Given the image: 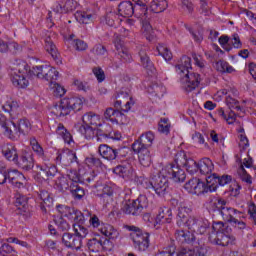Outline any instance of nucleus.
<instances>
[{
  "label": "nucleus",
  "mask_w": 256,
  "mask_h": 256,
  "mask_svg": "<svg viewBox=\"0 0 256 256\" xmlns=\"http://www.w3.org/2000/svg\"><path fill=\"white\" fill-rule=\"evenodd\" d=\"M104 237H107L108 239H112V241H115L116 239H119V230H117L115 227L111 226V224H103L100 230H98Z\"/></svg>",
  "instance_id": "nucleus-40"
},
{
  "label": "nucleus",
  "mask_w": 256,
  "mask_h": 256,
  "mask_svg": "<svg viewBox=\"0 0 256 256\" xmlns=\"http://www.w3.org/2000/svg\"><path fill=\"white\" fill-rule=\"evenodd\" d=\"M30 145L32 147V150L34 151V153L37 155L38 159L42 163V164H36V167L37 169H40L46 177V178L43 177L41 175V172H38L36 175H34L35 181H37L38 183H43L44 181H47V179H53V177L57 175L58 170H57V166L51 163V157L45 154V150L43 149V146L39 144V141H37V138L31 137Z\"/></svg>",
  "instance_id": "nucleus-1"
},
{
  "label": "nucleus",
  "mask_w": 256,
  "mask_h": 256,
  "mask_svg": "<svg viewBox=\"0 0 256 256\" xmlns=\"http://www.w3.org/2000/svg\"><path fill=\"white\" fill-rule=\"evenodd\" d=\"M147 92L149 93V95H151V97L161 99L167 92V89L161 83H153L148 86Z\"/></svg>",
  "instance_id": "nucleus-37"
},
{
  "label": "nucleus",
  "mask_w": 256,
  "mask_h": 256,
  "mask_svg": "<svg viewBox=\"0 0 256 256\" xmlns=\"http://www.w3.org/2000/svg\"><path fill=\"white\" fill-rule=\"evenodd\" d=\"M185 191L191 195H203L204 193H211L209 184L199 180V178H192L184 185Z\"/></svg>",
  "instance_id": "nucleus-12"
},
{
  "label": "nucleus",
  "mask_w": 256,
  "mask_h": 256,
  "mask_svg": "<svg viewBox=\"0 0 256 256\" xmlns=\"http://www.w3.org/2000/svg\"><path fill=\"white\" fill-rule=\"evenodd\" d=\"M155 141V134L152 131H148L143 133L138 140H136L132 144V149L139 150V148L142 149H149L153 145V142Z\"/></svg>",
  "instance_id": "nucleus-20"
},
{
  "label": "nucleus",
  "mask_w": 256,
  "mask_h": 256,
  "mask_svg": "<svg viewBox=\"0 0 256 256\" xmlns=\"http://www.w3.org/2000/svg\"><path fill=\"white\" fill-rule=\"evenodd\" d=\"M137 49H138V57L140 59V65H142V67L146 69L148 74L155 73V66L151 61V58H149V53H148L149 47L145 45H139L137 46Z\"/></svg>",
  "instance_id": "nucleus-17"
},
{
  "label": "nucleus",
  "mask_w": 256,
  "mask_h": 256,
  "mask_svg": "<svg viewBox=\"0 0 256 256\" xmlns=\"http://www.w3.org/2000/svg\"><path fill=\"white\" fill-rule=\"evenodd\" d=\"M31 73L34 74L38 79H44L49 83H53V81H57V79H59V72L56 71L54 67L47 64L34 66Z\"/></svg>",
  "instance_id": "nucleus-9"
},
{
  "label": "nucleus",
  "mask_w": 256,
  "mask_h": 256,
  "mask_svg": "<svg viewBox=\"0 0 256 256\" xmlns=\"http://www.w3.org/2000/svg\"><path fill=\"white\" fill-rule=\"evenodd\" d=\"M11 81L14 87H19L20 89H25L29 86V80L25 78V74L20 70H14L11 73Z\"/></svg>",
  "instance_id": "nucleus-32"
},
{
  "label": "nucleus",
  "mask_w": 256,
  "mask_h": 256,
  "mask_svg": "<svg viewBox=\"0 0 256 256\" xmlns=\"http://www.w3.org/2000/svg\"><path fill=\"white\" fill-rule=\"evenodd\" d=\"M54 161L56 165L69 167L72 163H77V153L70 149L58 150Z\"/></svg>",
  "instance_id": "nucleus-15"
},
{
  "label": "nucleus",
  "mask_w": 256,
  "mask_h": 256,
  "mask_svg": "<svg viewBox=\"0 0 256 256\" xmlns=\"http://www.w3.org/2000/svg\"><path fill=\"white\" fill-rule=\"evenodd\" d=\"M181 167L179 164H169L161 169V175H166L174 183H183L187 179V174Z\"/></svg>",
  "instance_id": "nucleus-10"
},
{
  "label": "nucleus",
  "mask_w": 256,
  "mask_h": 256,
  "mask_svg": "<svg viewBox=\"0 0 256 256\" xmlns=\"http://www.w3.org/2000/svg\"><path fill=\"white\" fill-rule=\"evenodd\" d=\"M225 205H227V201L223 199H215L210 202V211H218V213H221V209H223Z\"/></svg>",
  "instance_id": "nucleus-56"
},
{
  "label": "nucleus",
  "mask_w": 256,
  "mask_h": 256,
  "mask_svg": "<svg viewBox=\"0 0 256 256\" xmlns=\"http://www.w3.org/2000/svg\"><path fill=\"white\" fill-rule=\"evenodd\" d=\"M4 134L9 139H17L19 135H21V132H19V128L13 121H8L7 126L4 128Z\"/></svg>",
  "instance_id": "nucleus-42"
},
{
  "label": "nucleus",
  "mask_w": 256,
  "mask_h": 256,
  "mask_svg": "<svg viewBox=\"0 0 256 256\" xmlns=\"http://www.w3.org/2000/svg\"><path fill=\"white\" fill-rule=\"evenodd\" d=\"M171 221H173V211L171 208H160L155 220L156 225H165V223H171Z\"/></svg>",
  "instance_id": "nucleus-28"
},
{
  "label": "nucleus",
  "mask_w": 256,
  "mask_h": 256,
  "mask_svg": "<svg viewBox=\"0 0 256 256\" xmlns=\"http://www.w3.org/2000/svg\"><path fill=\"white\" fill-rule=\"evenodd\" d=\"M231 42V38H229V36L227 35H222L219 38V44L221 45V47H223L225 49V51H231L233 49V46L230 45Z\"/></svg>",
  "instance_id": "nucleus-64"
},
{
  "label": "nucleus",
  "mask_w": 256,
  "mask_h": 256,
  "mask_svg": "<svg viewBox=\"0 0 256 256\" xmlns=\"http://www.w3.org/2000/svg\"><path fill=\"white\" fill-rule=\"evenodd\" d=\"M174 161L176 165L186 167V171H188V173H190L191 175L199 171V162L197 163L195 160L187 158V154L185 153V151L178 152L175 155Z\"/></svg>",
  "instance_id": "nucleus-14"
},
{
  "label": "nucleus",
  "mask_w": 256,
  "mask_h": 256,
  "mask_svg": "<svg viewBox=\"0 0 256 256\" xmlns=\"http://www.w3.org/2000/svg\"><path fill=\"white\" fill-rule=\"evenodd\" d=\"M89 224H90V227H92V229H97V231H99L100 228L103 227L104 223L102 221H100V219L97 215L90 214Z\"/></svg>",
  "instance_id": "nucleus-62"
},
{
  "label": "nucleus",
  "mask_w": 256,
  "mask_h": 256,
  "mask_svg": "<svg viewBox=\"0 0 256 256\" xmlns=\"http://www.w3.org/2000/svg\"><path fill=\"white\" fill-rule=\"evenodd\" d=\"M40 209L42 213H47V208L53 205V198L47 190H41L39 193Z\"/></svg>",
  "instance_id": "nucleus-41"
},
{
  "label": "nucleus",
  "mask_w": 256,
  "mask_h": 256,
  "mask_svg": "<svg viewBox=\"0 0 256 256\" xmlns=\"http://www.w3.org/2000/svg\"><path fill=\"white\" fill-rule=\"evenodd\" d=\"M95 187H96L98 193H100V191L102 192V193L98 194L100 197H111V195H113V188L108 184H101V183L97 182Z\"/></svg>",
  "instance_id": "nucleus-48"
},
{
  "label": "nucleus",
  "mask_w": 256,
  "mask_h": 256,
  "mask_svg": "<svg viewBox=\"0 0 256 256\" xmlns=\"http://www.w3.org/2000/svg\"><path fill=\"white\" fill-rule=\"evenodd\" d=\"M189 213H191V209L187 206H180L178 208V214L176 217V225H178V227L189 226Z\"/></svg>",
  "instance_id": "nucleus-30"
},
{
  "label": "nucleus",
  "mask_w": 256,
  "mask_h": 256,
  "mask_svg": "<svg viewBox=\"0 0 256 256\" xmlns=\"http://www.w3.org/2000/svg\"><path fill=\"white\" fill-rule=\"evenodd\" d=\"M21 51V45L15 41H5L0 38V53H12V55H17Z\"/></svg>",
  "instance_id": "nucleus-31"
},
{
  "label": "nucleus",
  "mask_w": 256,
  "mask_h": 256,
  "mask_svg": "<svg viewBox=\"0 0 256 256\" xmlns=\"http://www.w3.org/2000/svg\"><path fill=\"white\" fill-rule=\"evenodd\" d=\"M175 237L177 241L180 243H187L188 245H192V247H195V249H199V247H204L205 243L201 241H196L195 240V235L192 234L191 230L190 231H185V230H178L175 233Z\"/></svg>",
  "instance_id": "nucleus-16"
},
{
  "label": "nucleus",
  "mask_w": 256,
  "mask_h": 256,
  "mask_svg": "<svg viewBox=\"0 0 256 256\" xmlns=\"http://www.w3.org/2000/svg\"><path fill=\"white\" fill-rule=\"evenodd\" d=\"M73 231H74V235H76V237L78 239H80V242L83 243V239H85V237H87V235H89V229H87V227H85V225L80 224V223H74L73 224Z\"/></svg>",
  "instance_id": "nucleus-47"
},
{
  "label": "nucleus",
  "mask_w": 256,
  "mask_h": 256,
  "mask_svg": "<svg viewBox=\"0 0 256 256\" xmlns=\"http://www.w3.org/2000/svg\"><path fill=\"white\" fill-rule=\"evenodd\" d=\"M214 169L215 165L209 158H202L198 162V171L201 173V175H210V173H213Z\"/></svg>",
  "instance_id": "nucleus-39"
},
{
  "label": "nucleus",
  "mask_w": 256,
  "mask_h": 256,
  "mask_svg": "<svg viewBox=\"0 0 256 256\" xmlns=\"http://www.w3.org/2000/svg\"><path fill=\"white\" fill-rule=\"evenodd\" d=\"M44 47L47 53L51 55V57L56 61L57 65L61 63V60L59 59V51L57 50V46L53 43V39H51V36H47L44 39Z\"/></svg>",
  "instance_id": "nucleus-35"
},
{
  "label": "nucleus",
  "mask_w": 256,
  "mask_h": 256,
  "mask_svg": "<svg viewBox=\"0 0 256 256\" xmlns=\"http://www.w3.org/2000/svg\"><path fill=\"white\" fill-rule=\"evenodd\" d=\"M55 133L58 135V137H61L63 139L64 143H67V145H71L73 143V136H71V133L67 131V128L61 123H55Z\"/></svg>",
  "instance_id": "nucleus-36"
},
{
  "label": "nucleus",
  "mask_w": 256,
  "mask_h": 256,
  "mask_svg": "<svg viewBox=\"0 0 256 256\" xmlns=\"http://www.w3.org/2000/svg\"><path fill=\"white\" fill-rule=\"evenodd\" d=\"M55 224L57 225L59 231H69L71 225L63 217H58L54 219Z\"/></svg>",
  "instance_id": "nucleus-59"
},
{
  "label": "nucleus",
  "mask_w": 256,
  "mask_h": 256,
  "mask_svg": "<svg viewBox=\"0 0 256 256\" xmlns=\"http://www.w3.org/2000/svg\"><path fill=\"white\" fill-rule=\"evenodd\" d=\"M99 155L102 156V159H106V161H115L117 159V155H119V151L107 144H101L98 148Z\"/></svg>",
  "instance_id": "nucleus-27"
},
{
  "label": "nucleus",
  "mask_w": 256,
  "mask_h": 256,
  "mask_svg": "<svg viewBox=\"0 0 256 256\" xmlns=\"http://www.w3.org/2000/svg\"><path fill=\"white\" fill-rule=\"evenodd\" d=\"M124 34L114 35V45L116 47V50L118 51V55L124 63H131L133 61V57L131 56V52H129V49L125 46V43L123 42V38L121 37H128L129 30L123 29Z\"/></svg>",
  "instance_id": "nucleus-11"
},
{
  "label": "nucleus",
  "mask_w": 256,
  "mask_h": 256,
  "mask_svg": "<svg viewBox=\"0 0 256 256\" xmlns=\"http://www.w3.org/2000/svg\"><path fill=\"white\" fill-rule=\"evenodd\" d=\"M15 165H19L24 171H31L35 167V159L33 154L27 151H23L18 161L15 162Z\"/></svg>",
  "instance_id": "nucleus-23"
},
{
  "label": "nucleus",
  "mask_w": 256,
  "mask_h": 256,
  "mask_svg": "<svg viewBox=\"0 0 256 256\" xmlns=\"http://www.w3.org/2000/svg\"><path fill=\"white\" fill-rule=\"evenodd\" d=\"M135 13V7H133V3L131 1H124L118 5V15L120 17H132Z\"/></svg>",
  "instance_id": "nucleus-38"
},
{
  "label": "nucleus",
  "mask_w": 256,
  "mask_h": 256,
  "mask_svg": "<svg viewBox=\"0 0 256 256\" xmlns=\"http://www.w3.org/2000/svg\"><path fill=\"white\" fill-rule=\"evenodd\" d=\"M169 7L167 0H152L150 10L153 13H163Z\"/></svg>",
  "instance_id": "nucleus-46"
},
{
  "label": "nucleus",
  "mask_w": 256,
  "mask_h": 256,
  "mask_svg": "<svg viewBox=\"0 0 256 256\" xmlns=\"http://www.w3.org/2000/svg\"><path fill=\"white\" fill-rule=\"evenodd\" d=\"M187 229L196 235H205L209 229V220L197 216H189Z\"/></svg>",
  "instance_id": "nucleus-13"
},
{
  "label": "nucleus",
  "mask_w": 256,
  "mask_h": 256,
  "mask_svg": "<svg viewBox=\"0 0 256 256\" xmlns=\"http://www.w3.org/2000/svg\"><path fill=\"white\" fill-rule=\"evenodd\" d=\"M217 71L220 73H233L235 72V68L229 64V62L220 60L216 63Z\"/></svg>",
  "instance_id": "nucleus-54"
},
{
  "label": "nucleus",
  "mask_w": 256,
  "mask_h": 256,
  "mask_svg": "<svg viewBox=\"0 0 256 256\" xmlns=\"http://www.w3.org/2000/svg\"><path fill=\"white\" fill-rule=\"evenodd\" d=\"M142 186L144 189H152L156 195L163 197L169 189V178L167 175L161 174V170L157 175L151 176L150 180L147 178L142 179Z\"/></svg>",
  "instance_id": "nucleus-5"
},
{
  "label": "nucleus",
  "mask_w": 256,
  "mask_h": 256,
  "mask_svg": "<svg viewBox=\"0 0 256 256\" xmlns=\"http://www.w3.org/2000/svg\"><path fill=\"white\" fill-rule=\"evenodd\" d=\"M83 108V98L71 96L63 98L59 104L52 108V113L56 117H66L71 111H81Z\"/></svg>",
  "instance_id": "nucleus-4"
},
{
  "label": "nucleus",
  "mask_w": 256,
  "mask_h": 256,
  "mask_svg": "<svg viewBox=\"0 0 256 256\" xmlns=\"http://www.w3.org/2000/svg\"><path fill=\"white\" fill-rule=\"evenodd\" d=\"M82 121L84 125L80 126L79 131L86 139H91V137H93V129H99V127V131L104 135L111 133V126L103 123L99 114L88 112L83 115Z\"/></svg>",
  "instance_id": "nucleus-3"
},
{
  "label": "nucleus",
  "mask_w": 256,
  "mask_h": 256,
  "mask_svg": "<svg viewBox=\"0 0 256 256\" xmlns=\"http://www.w3.org/2000/svg\"><path fill=\"white\" fill-rule=\"evenodd\" d=\"M219 214L221 215L223 221H226V223H231L235 221L236 217H240L241 212L235 208L226 207V205H224Z\"/></svg>",
  "instance_id": "nucleus-33"
},
{
  "label": "nucleus",
  "mask_w": 256,
  "mask_h": 256,
  "mask_svg": "<svg viewBox=\"0 0 256 256\" xmlns=\"http://www.w3.org/2000/svg\"><path fill=\"white\" fill-rule=\"evenodd\" d=\"M70 193H72L74 199H83L85 197V189L79 184H70Z\"/></svg>",
  "instance_id": "nucleus-52"
},
{
  "label": "nucleus",
  "mask_w": 256,
  "mask_h": 256,
  "mask_svg": "<svg viewBox=\"0 0 256 256\" xmlns=\"http://www.w3.org/2000/svg\"><path fill=\"white\" fill-rule=\"evenodd\" d=\"M226 233L225 224L223 222L214 223L212 232L209 235L210 243L213 245H220L221 247H227V245L235 241V236L229 235V231H226Z\"/></svg>",
  "instance_id": "nucleus-6"
},
{
  "label": "nucleus",
  "mask_w": 256,
  "mask_h": 256,
  "mask_svg": "<svg viewBox=\"0 0 256 256\" xmlns=\"http://www.w3.org/2000/svg\"><path fill=\"white\" fill-rule=\"evenodd\" d=\"M226 105L229 109H236V111H243V108L239 105V101L228 95L226 97Z\"/></svg>",
  "instance_id": "nucleus-61"
},
{
  "label": "nucleus",
  "mask_w": 256,
  "mask_h": 256,
  "mask_svg": "<svg viewBox=\"0 0 256 256\" xmlns=\"http://www.w3.org/2000/svg\"><path fill=\"white\" fill-rule=\"evenodd\" d=\"M133 2L136 3L140 9V17H146L148 11L147 3H149V0H133Z\"/></svg>",
  "instance_id": "nucleus-60"
},
{
  "label": "nucleus",
  "mask_w": 256,
  "mask_h": 256,
  "mask_svg": "<svg viewBox=\"0 0 256 256\" xmlns=\"http://www.w3.org/2000/svg\"><path fill=\"white\" fill-rule=\"evenodd\" d=\"M191 69V58L188 56H183L176 65V73L179 75L182 88L188 93L197 89L201 83V76L190 72Z\"/></svg>",
  "instance_id": "nucleus-2"
},
{
  "label": "nucleus",
  "mask_w": 256,
  "mask_h": 256,
  "mask_svg": "<svg viewBox=\"0 0 256 256\" xmlns=\"http://www.w3.org/2000/svg\"><path fill=\"white\" fill-rule=\"evenodd\" d=\"M56 211L61 215L60 217H67V219H69V215L73 211V208L67 205L58 204L56 206Z\"/></svg>",
  "instance_id": "nucleus-58"
},
{
  "label": "nucleus",
  "mask_w": 256,
  "mask_h": 256,
  "mask_svg": "<svg viewBox=\"0 0 256 256\" xmlns=\"http://www.w3.org/2000/svg\"><path fill=\"white\" fill-rule=\"evenodd\" d=\"M50 85H51V88L53 89V93H54L55 97H63V95H65V93H67L65 88L55 81L50 83Z\"/></svg>",
  "instance_id": "nucleus-57"
},
{
  "label": "nucleus",
  "mask_w": 256,
  "mask_h": 256,
  "mask_svg": "<svg viewBox=\"0 0 256 256\" xmlns=\"http://www.w3.org/2000/svg\"><path fill=\"white\" fill-rule=\"evenodd\" d=\"M149 207V200L146 195L140 194L136 200L132 202H126L122 206V211L126 215H133L134 217H139L143 213V209Z\"/></svg>",
  "instance_id": "nucleus-7"
},
{
  "label": "nucleus",
  "mask_w": 256,
  "mask_h": 256,
  "mask_svg": "<svg viewBox=\"0 0 256 256\" xmlns=\"http://www.w3.org/2000/svg\"><path fill=\"white\" fill-rule=\"evenodd\" d=\"M114 99H116V102L114 103V107L116 109H119V107H121L123 100L126 101L124 102L125 103L124 108H122V111H124V113H127V111H129L131 107L135 105V101H133V98L129 96V93L127 92H123V91L118 92L117 94L114 95Z\"/></svg>",
  "instance_id": "nucleus-21"
},
{
  "label": "nucleus",
  "mask_w": 256,
  "mask_h": 256,
  "mask_svg": "<svg viewBox=\"0 0 256 256\" xmlns=\"http://www.w3.org/2000/svg\"><path fill=\"white\" fill-rule=\"evenodd\" d=\"M128 231H132L131 237L135 249L138 251H147L149 249V233L143 232L135 226H126Z\"/></svg>",
  "instance_id": "nucleus-8"
},
{
  "label": "nucleus",
  "mask_w": 256,
  "mask_h": 256,
  "mask_svg": "<svg viewBox=\"0 0 256 256\" xmlns=\"http://www.w3.org/2000/svg\"><path fill=\"white\" fill-rule=\"evenodd\" d=\"M104 243L105 242L103 241V238H101V236L99 235H96L94 238L88 241V249L92 253H98V251H101V249H103Z\"/></svg>",
  "instance_id": "nucleus-43"
},
{
  "label": "nucleus",
  "mask_w": 256,
  "mask_h": 256,
  "mask_svg": "<svg viewBox=\"0 0 256 256\" xmlns=\"http://www.w3.org/2000/svg\"><path fill=\"white\" fill-rule=\"evenodd\" d=\"M232 177L230 175H222L221 177L217 176V174L209 175L206 178V182L209 185L210 193L217 191V187L221 185H229V182L232 181Z\"/></svg>",
  "instance_id": "nucleus-18"
},
{
  "label": "nucleus",
  "mask_w": 256,
  "mask_h": 256,
  "mask_svg": "<svg viewBox=\"0 0 256 256\" xmlns=\"http://www.w3.org/2000/svg\"><path fill=\"white\" fill-rule=\"evenodd\" d=\"M69 221H72V223H85V216H83L82 212L79 210H76L75 208H72V212H70Z\"/></svg>",
  "instance_id": "nucleus-51"
},
{
  "label": "nucleus",
  "mask_w": 256,
  "mask_h": 256,
  "mask_svg": "<svg viewBox=\"0 0 256 256\" xmlns=\"http://www.w3.org/2000/svg\"><path fill=\"white\" fill-rule=\"evenodd\" d=\"M134 153H137L139 163L142 165V167H150L151 163H153V159L151 158V152L149 151V148H132Z\"/></svg>",
  "instance_id": "nucleus-29"
},
{
  "label": "nucleus",
  "mask_w": 256,
  "mask_h": 256,
  "mask_svg": "<svg viewBox=\"0 0 256 256\" xmlns=\"http://www.w3.org/2000/svg\"><path fill=\"white\" fill-rule=\"evenodd\" d=\"M2 154L8 161H12V163H17L19 154L17 153V147H15V145L4 144L2 146Z\"/></svg>",
  "instance_id": "nucleus-34"
},
{
  "label": "nucleus",
  "mask_w": 256,
  "mask_h": 256,
  "mask_svg": "<svg viewBox=\"0 0 256 256\" xmlns=\"http://www.w3.org/2000/svg\"><path fill=\"white\" fill-rule=\"evenodd\" d=\"M17 127L20 135H27L31 131V122L27 119H20Z\"/></svg>",
  "instance_id": "nucleus-55"
},
{
  "label": "nucleus",
  "mask_w": 256,
  "mask_h": 256,
  "mask_svg": "<svg viewBox=\"0 0 256 256\" xmlns=\"http://www.w3.org/2000/svg\"><path fill=\"white\" fill-rule=\"evenodd\" d=\"M158 55H161L165 61H171L173 59V54L171 53V50L167 48V46L163 44H159L157 46Z\"/></svg>",
  "instance_id": "nucleus-53"
},
{
  "label": "nucleus",
  "mask_w": 256,
  "mask_h": 256,
  "mask_svg": "<svg viewBox=\"0 0 256 256\" xmlns=\"http://www.w3.org/2000/svg\"><path fill=\"white\" fill-rule=\"evenodd\" d=\"M121 117H123V112L115 110L113 108H108L104 112V118L107 121H111V123L116 125H127V123H129V120H120Z\"/></svg>",
  "instance_id": "nucleus-25"
},
{
  "label": "nucleus",
  "mask_w": 256,
  "mask_h": 256,
  "mask_svg": "<svg viewBox=\"0 0 256 256\" xmlns=\"http://www.w3.org/2000/svg\"><path fill=\"white\" fill-rule=\"evenodd\" d=\"M62 243L68 249H75L76 251H79V249H81V245H83L81 239L76 237L75 234H71L69 232L62 235Z\"/></svg>",
  "instance_id": "nucleus-24"
},
{
  "label": "nucleus",
  "mask_w": 256,
  "mask_h": 256,
  "mask_svg": "<svg viewBox=\"0 0 256 256\" xmlns=\"http://www.w3.org/2000/svg\"><path fill=\"white\" fill-rule=\"evenodd\" d=\"M193 248H182L179 252H178V256H205V250L202 247H198L195 248L194 246H192Z\"/></svg>",
  "instance_id": "nucleus-45"
},
{
  "label": "nucleus",
  "mask_w": 256,
  "mask_h": 256,
  "mask_svg": "<svg viewBox=\"0 0 256 256\" xmlns=\"http://www.w3.org/2000/svg\"><path fill=\"white\" fill-rule=\"evenodd\" d=\"M73 37H75V35H70L68 40L72 41L71 44L73 45L74 49L76 51H87V49L89 48V45H87V42L81 40V39H73Z\"/></svg>",
  "instance_id": "nucleus-49"
},
{
  "label": "nucleus",
  "mask_w": 256,
  "mask_h": 256,
  "mask_svg": "<svg viewBox=\"0 0 256 256\" xmlns=\"http://www.w3.org/2000/svg\"><path fill=\"white\" fill-rule=\"evenodd\" d=\"M114 173L119 177H123V179H132L133 175H135V170L131 167L120 165L114 168Z\"/></svg>",
  "instance_id": "nucleus-44"
},
{
  "label": "nucleus",
  "mask_w": 256,
  "mask_h": 256,
  "mask_svg": "<svg viewBox=\"0 0 256 256\" xmlns=\"http://www.w3.org/2000/svg\"><path fill=\"white\" fill-rule=\"evenodd\" d=\"M55 185L58 191H67V189H71V184L69 182V179L65 176H59L56 179Z\"/></svg>",
  "instance_id": "nucleus-50"
},
{
  "label": "nucleus",
  "mask_w": 256,
  "mask_h": 256,
  "mask_svg": "<svg viewBox=\"0 0 256 256\" xmlns=\"http://www.w3.org/2000/svg\"><path fill=\"white\" fill-rule=\"evenodd\" d=\"M8 183H11L13 187L16 189H25V185H27V178L23 173L18 170H8Z\"/></svg>",
  "instance_id": "nucleus-19"
},
{
  "label": "nucleus",
  "mask_w": 256,
  "mask_h": 256,
  "mask_svg": "<svg viewBox=\"0 0 256 256\" xmlns=\"http://www.w3.org/2000/svg\"><path fill=\"white\" fill-rule=\"evenodd\" d=\"M170 129H171V125L169 124V119L162 118L158 124V131L160 133H165L167 135Z\"/></svg>",
  "instance_id": "nucleus-63"
},
{
  "label": "nucleus",
  "mask_w": 256,
  "mask_h": 256,
  "mask_svg": "<svg viewBox=\"0 0 256 256\" xmlns=\"http://www.w3.org/2000/svg\"><path fill=\"white\" fill-rule=\"evenodd\" d=\"M28 201L29 199L24 195H18L15 200L17 214L23 215L24 219H29V217H31V209H29Z\"/></svg>",
  "instance_id": "nucleus-22"
},
{
  "label": "nucleus",
  "mask_w": 256,
  "mask_h": 256,
  "mask_svg": "<svg viewBox=\"0 0 256 256\" xmlns=\"http://www.w3.org/2000/svg\"><path fill=\"white\" fill-rule=\"evenodd\" d=\"M75 19L81 25H91L97 19V14L93 10L77 11Z\"/></svg>",
  "instance_id": "nucleus-26"
}]
</instances>
